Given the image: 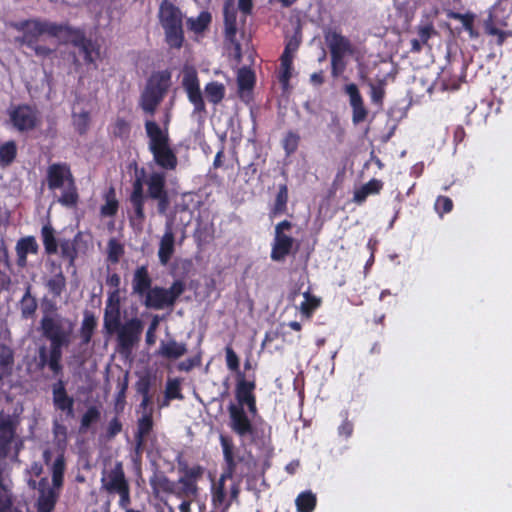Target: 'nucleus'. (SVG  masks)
Returning a JSON list of instances; mask_svg holds the SVG:
<instances>
[{
    "instance_id": "nucleus-33",
    "label": "nucleus",
    "mask_w": 512,
    "mask_h": 512,
    "mask_svg": "<svg viewBox=\"0 0 512 512\" xmlns=\"http://www.w3.org/2000/svg\"><path fill=\"white\" fill-rule=\"evenodd\" d=\"M383 185V182L379 179L373 178L369 180L359 189L355 190L353 201L356 202L357 204H362L363 202H365L366 198L369 195L379 194L383 188Z\"/></svg>"
},
{
    "instance_id": "nucleus-43",
    "label": "nucleus",
    "mask_w": 512,
    "mask_h": 512,
    "mask_svg": "<svg viewBox=\"0 0 512 512\" xmlns=\"http://www.w3.org/2000/svg\"><path fill=\"white\" fill-rule=\"evenodd\" d=\"M316 504V495L311 491L301 492L295 499L297 512H313Z\"/></svg>"
},
{
    "instance_id": "nucleus-28",
    "label": "nucleus",
    "mask_w": 512,
    "mask_h": 512,
    "mask_svg": "<svg viewBox=\"0 0 512 512\" xmlns=\"http://www.w3.org/2000/svg\"><path fill=\"white\" fill-rule=\"evenodd\" d=\"M53 485L48 490L39 493L37 500V512H53L59 498L60 490Z\"/></svg>"
},
{
    "instance_id": "nucleus-31",
    "label": "nucleus",
    "mask_w": 512,
    "mask_h": 512,
    "mask_svg": "<svg viewBox=\"0 0 512 512\" xmlns=\"http://www.w3.org/2000/svg\"><path fill=\"white\" fill-rule=\"evenodd\" d=\"M289 200L288 186L286 184H280L276 193L274 203L269 211L270 218L283 215L287 212Z\"/></svg>"
},
{
    "instance_id": "nucleus-3",
    "label": "nucleus",
    "mask_w": 512,
    "mask_h": 512,
    "mask_svg": "<svg viewBox=\"0 0 512 512\" xmlns=\"http://www.w3.org/2000/svg\"><path fill=\"white\" fill-rule=\"evenodd\" d=\"M177 464L181 474L177 481L171 480L162 472L154 473L149 480L153 496L167 506L169 512H174V508L168 504L164 495H174L177 498L198 496V481L205 472L203 466L199 464L189 466L186 460L180 458Z\"/></svg>"
},
{
    "instance_id": "nucleus-42",
    "label": "nucleus",
    "mask_w": 512,
    "mask_h": 512,
    "mask_svg": "<svg viewBox=\"0 0 512 512\" xmlns=\"http://www.w3.org/2000/svg\"><path fill=\"white\" fill-rule=\"evenodd\" d=\"M103 322L107 333H115L122 325L121 310L105 308Z\"/></svg>"
},
{
    "instance_id": "nucleus-26",
    "label": "nucleus",
    "mask_w": 512,
    "mask_h": 512,
    "mask_svg": "<svg viewBox=\"0 0 512 512\" xmlns=\"http://www.w3.org/2000/svg\"><path fill=\"white\" fill-rule=\"evenodd\" d=\"M466 77L465 67L462 65L459 68V72H454L453 67L445 68L440 77V82L443 90L455 91L461 86Z\"/></svg>"
},
{
    "instance_id": "nucleus-9",
    "label": "nucleus",
    "mask_w": 512,
    "mask_h": 512,
    "mask_svg": "<svg viewBox=\"0 0 512 512\" xmlns=\"http://www.w3.org/2000/svg\"><path fill=\"white\" fill-rule=\"evenodd\" d=\"M170 86L171 73L168 70L153 72L150 75L139 98V106L146 115L154 116Z\"/></svg>"
},
{
    "instance_id": "nucleus-8",
    "label": "nucleus",
    "mask_w": 512,
    "mask_h": 512,
    "mask_svg": "<svg viewBox=\"0 0 512 512\" xmlns=\"http://www.w3.org/2000/svg\"><path fill=\"white\" fill-rule=\"evenodd\" d=\"M220 445L223 452V471L221 480L236 479L238 482L246 477H249L253 469L256 467L257 462L251 453L248 455L236 456L234 443L231 437L220 435Z\"/></svg>"
},
{
    "instance_id": "nucleus-47",
    "label": "nucleus",
    "mask_w": 512,
    "mask_h": 512,
    "mask_svg": "<svg viewBox=\"0 0 512 512\" xmlns=\"http://www.w3.org/2000/svg\"><path fill=\"white\" fill-rule=\"evenodd\" d=\"M72 123L74 126L75 131L79 135H85L89 128L91 123V117L90 113L86 110H83L79 113H72Z\"/></svg>"
},
{
    "instance_id": "nucleus-18",
    "label": "nucleus",
    "mask_w": 512,
    "mask_h": 512,
    "mask_svg": "<svg viewBox=\"0 0 512 512\" xmlns=\"http://www.w3.org/2000/svg\"><path fill=\"white\" fill-rule=\"evenodd\" d=\"M52 400L56 410L66 413L68 417H74V398L69 396L66 384L59 378L52 384Z\"/></svg>"
},
{
    "instance_id": "nucleus-16",
    "label": "nucleus",
    "mask_w": 512,
    "mask_h": 512,
    "mask_svg": "<svg viewBox=\"0 0 512 512\" xmlns=\"http://www.w3.org/2000/svg\"><path fill=\"white\" fill-rule=\"evenodd\" d=\"M10 121L20 132L31 131L37 126V111L28 104H21L9 110Z\"/></svg>"
},
{
    "instance_id": "nucleus-12",
    "label": "nucleus",
    "mask_w": 512,
    "mask_h": 512,
    "mask_svg": "<svg viewBox=\"0 0 512 512\" xmlns=\"http://www.w3.org/2000/svg\"><path fill=\"white\" fill-rule=\"evenodd\" d=\"M144 329L143 321L138 317L128 319L115 332L117 333V347L119 353L130 355L139 343Z\"/></svg>"
},
{
    "instance_id": "nucleus-7",
    "label": "nucleus",
    "mask_w": 512,
    "mask_h": 512,
    "mask_svg": "<svg viewBox=\"0 0 512 512\" xmlns=\"http://www.w3.org/2000/svg\"><path fill=\"white\" fill-rule=\"evenodd\" d=\"M145 131L149 138V151L153 155L154 162L164 170H175L178 165V158L170 146L168 130H162L153 120H146Z\"/></svg>"
},
{
    "instance_id": "nucleus-22",
    "label": "nucleus",
    "mask_w": 512,
    "mask_h": 512,
    "mask_svg": "<svg viewBox=\"0 0 512 512\" xmlns=\"http://www.w3.org/2000/svg\"><path fill=\"white\" fill-rule=\"evenodd\" d=\"M175 253V235L173 232V224L172 222H166L164 234L162 235L159 248H158V258L161 265H167L172 256Z\"/></svg>"
},
{
    "instance_id": "nucleus-13",
    "label": "nucleus",
    "mask_w": 512,
    "mask_h": 512,
    "mask_svg": "<svg viewBox=\"0 0 512 512\" xmlns=\"http://www.w3.org/2000/svg\"><path fill=\"white\" fill-rule=\"evenodd\" d=\"M145 183L147 185V198L155 200L157 202V212L164 215L170 207L165 173L152 172Z\"/></svg>"
},
{
    "instance_id": "nucleus-34",
    "label": "nucleus",
    "mask_w": 512,
    "mask_h": 512,
    "mask_svg": "<svg viewBox=\"0 0 512 512\" xmlns=\"http://www.w3.org/2000/svg\"><path fill=\"white\" fill-rule=\"evenodd\" d=\"M57 270L58 271L45 283V287L47 288L48 292L55 299L60 298L66 289V277L60 265L57 266Z\"/></svg>"
},
{
    "instance_id": "nucleus-6",
    "label": "nucleus",
    "mask_w": 512,
    "mask_h": 512,
    "mask_svg": "<svg viewBox=\"0 0 512 512\" xmlns=\"http://www.w3.org/2000/svg\"><path fill=\"white\" fill-rule=\"evenodd\" d=\"M158 21L164 32V41L170 49H181L185 41L184 14L170 0H162L158 9Z\"/></svg>"
},
{
    "instance_id": "nucleus-45",
    "label": "nucleus",
    "mask_w": 512,
    "mask_h": 512,
    "mask_svg": "<svg viewBox=\"0 0 512 512\" xmlns=\"http://www.w3.org/2000/svg\"><path fill=\"white\" fill-rule=\"evenodd\" d=\"M211 20V14L208 11H202L196 18L188 19L189 29L196 34H200L209 27Z\"/></svg>"
},
{
    "instance_id": "nucleus-58",
    "label": "nucleus",
    "mask_w": 512,
    "mask_h": 512,
    "mask_svg": "<svg viewBox=\"0 0 512 512\" xmlns=\"http://www.w3.org/2000/svg\"><path fill=\"white\" fill-rule=\"evenodd\" d=\"M453 206V201L447 196L440 195L435 201V210L440 216L450 213Z\"/></svg>"
},
{
    "instance_id": "nucleus-24",
    "label": "nucleus",
    "mask_w": 512,
    "mask_h": 512,
    "mask_svg": "<svg viewBox=\"0 0 512 512\" xmlns=\"http://www.w3.org/2000/svg\"><path fill=\"white\" fill-rule=\"evenodd\" d=\"M295 239L290 235H275L270 257L275 262H282L291 254Z\"/></svg>"
},
{
    "instance_id": "nucleus-64",
    "label": "nucleus",
    "mask_w": 512,
    "mask_h": 512,
    "mask_svg": "<svg viewBox=\"0 0 512 512\" xmlns=\"http://www.w3.org/2000/svg\"><path fill=\"white\" fill-rule=\"evenodd\" d=\"M151 379L149 376H143L136 382V391L141 396H146L150 394L151 390Z\"/></svg>"
},
{
    "instance_id": "nucleus-23",
    "label": "nucleus",
    "mask_w": 512,
    "mask_h": 512,
    "mask_svg": "<svg viewBox=\"0 0 512 512\" xmlns=\"http://www.w3.org/2000/svg\"><path fill=\"white\" fill-rule=\"evenodd\" d=\"M15 433L16 424L11 416L0 413V455H7Z\"/></svg>"
},
{
    "instance_id": "nucleus-48",
    "label": "nucleus",
    "mask_w": 512,
    "mask_h": 512,
    "mask_svg": "<svg viewBox=\"0 0 512 512\" xmlns=\"http://www.w3.org/2000/svg\"><path fill=\"white\" fill-rule=\"evenodd\" d=\"M303 296L304 301L300 305V311L303 316L310 318L321 305V299L312 295L309 291L304 292Z\"/></svg>"
},
{
    "instance_id": "nucleus-5",
    "label": "nucleus",
    "mask_w": 512,
    "mask_h": 512,
    "mask_svg": "<svg viewBox=\"0 0 512 512\" xmlns=\"http://www.w3.org/2000/svg\"><path fill=\"white\" fill-rule=\"evenodd\" d=\"M45 182L50 191L62 189L58 202L65 207H74L79 201L75 177L67 162H55L46 169Z\"/></svg>"
},
{
    "instance_id": "nucleus-46",
    "label": "nucleus",
    "mask_w": 512,
    "mask_h": 512,
    "mask_svg": "<svg viewBox=\"0 0 512 512\" xmlns=\"http://www.w3.org/2000/svg\"><path fill=\"white\" fill-rule=\"evenodd\" d=\"M17 156V145L10 140L0 145V164L4 167L11 165Z\"/></svg>"
},
{
    "instance_id": "nucleus-50",
    "label": "nucleus",
    "mask_w": 512,
    "mask_h": 512,
    "mask_svg": "<svg viewBox=\"0 0 512 512\" xmlns=\"http://www.w3.org/2000/svg\"><path fill=\"white\" fill-rule=\"evenodd\" d=\"M301 43V37L297 34L291 36L285 45L284 51L280 57V60H284L286 63L293 61L294 53L298 50Z\"/></svg>"
},
{
    "instance_id": "nucleus-41",
    "label": "nucleus",
    "mask_w": 512,
    "mask_h": 512,
    "mask_svg": "<svg viewBox=\"0 0 512 512\" xmlns=\"http://www.w3.org/2000/svg\"><path fill=\"white\" fill-rule=\"evenodd\" d=\"M14 365V351L7 345L0 343V374L3 378L12 372Z\"/></svg>"
},
{
    "instance_id": "nucleus-32",
    "label": "nucleus",
    "mask_w": 512,
    "mask_h": 512,
    "mask_svg": "<svg viewBox=\"0 0 512 512\" xmlns=\"http://www.w3.org/2000/svg\"><path fill=\"white\" fill-rule=\"evenodd\" d=\"M66 470L65 453L61 450L50 466L52 484L55 488H62L64 485V474Z\"/></svg>"
},
{
    "instance_id": "nucleus-14",
    "label": "nucleus",
    "mask_w": 512,
    "mask_h": 512,
    "mask_svg": "<svg viewBox=\"0 0 512 512\" xmlns=\"http://www.w3.org/2000/svg\"><path fill=\"white\" fill-rule=\"evenodd\" d=\"M145 171L141 169V176H137L132 183V191L129 195V202L132 207V214L129 215L130 222L135 225L142 227L146 215H145V202L147 194H144V181L143 175Z\"/></svg>"
},
{
    "instance_id": "nucleus-57",
    "label": "nucleus",
    "mask_w": 512,
    "mask_h": 512,
    "mask_svg": "<svg viewBox=\"0 0 512 512\" xmlns=\"http://www.w3.org/2000/svg\"><path fill=\"white\" fill-rule=\"evenodd\" d=\"M61 256L69 260V265L73 266L77 258V249L70 240H63L60 243Z\"/></svg>"
},
{
    "instance_id": "nucleus-27",
    "label": "nucleus",
    "mask_w": 512,
    "mask_h": 512,
    "mask_svg": "<svg viewBox=\"0 0 512 512\" xmlns=\"http://www.w3.org/2000/svg\"><path fill=\"white\" fill-rule=\"evenodd\" d=\"M187 353V346L185 343H178L174 339L165 342L162 341L159 346L158 355L169 360H176Z\"/></svg>"
},
{
    "instance_id": "nucleus-54",
    "label": "nucleus",
    "mask_w": 512,
    "mask_h": 512,
    "mask_svg": "<svg viewBox=\"0 0 512 512\" xmlns=\"http://www.w3.org/2000/svg\"><path fill=\"white\" fill-rule=\"evenodd\" d=\"M165 398L166 400L183 399V394L181 393V383L178 378L169 379L166 384L165 390Z\"/></svg>"
},
{
    "instance_id": "nucleus-38",
    "label": "nucleus",
    "mask_w": 512,
    "mask_h": 512,
    "mask_svg": "<svg viewBox=\"0 0 512 512\" xmlns=\"http://www.w3.org/2000/svg\"><path fill=\"white\" fill-rule=\"evenodd\" d=\"M41 237L44 245L45 253L54 255L58 251V243L55 237V231L50 224H45L41 228Z\"/></svg>"
},
{
    "instance_id": "nucleus-25",
    "label": "nucleus",
    "mask_w": 512,
    "mask_h": 512,
    "mask_svg": "<svg viewBox=\"0 0 512 512\" xmlns=\"http://www.w3.org/2000/svg\"><path fill=\"white\" fill-rule=\"evenodd\" d=\"M17 265L24 268L27 265L28 254H37L39 245L34 236H25L20 238L16 243Z\"/></svg>"
},
{
    "instance_id": "nucleus-49",
    "label": "nucleus",
    "mask_w": 512,
    "mask_h": 512,
    "mask_svg": "<svg viewBox=\"0 0 512 512\" xmlns=\"http://www.w3.org/2000/svg\"><path fill=\"white\" fill-rule=\"evenodd\" d=\"M101 412L96 405L89 406L80 420V430L87 431L90 426L100 420Z\"/></svg>"
},
{
    "instance_id": "nucleus-56",
    "label": "nucleus",
    "mask_w": 512,
    "mask_h": 512,
    "mask_svg": "<svg viewBox=\"0 0 512 512\" xmlns=\"http://www.w3.org/2000/svg\"><path fill=\"white\" fill-rule=\"evenodd\" d=\"M108 260L116 264L119 262L120 257L124 254V247L115 238H111L108 242Z\"/></svg>"
},
{
    "instance_id": "nucleus-20",
    "label": "nucleus",
    "mask_w": 512,
    "mask_h": 512,
    "mask_svg": "<svg viewBox=\"0 0 512 512\" xmlns=\"http://www.w3.org/2000/svg\"><path fill=\"white\" fill-rule=\"evenodd\" d=\"M101 481L103 488L110 494H115L129 487L121 462H117Z\"/></svg>"
},
{
    "instance_id": "nucleus-51",
    "label": "nucleus",
    "mask_w": 512,
    "mask_h": 512,
    "mask_svg": "<svg viewBox=\"0 0 512 512\" xmlns=\"http://www.w3.org/2000/svg\"><path fill=\"white\" fill-rule=\"evenodd\" d=\"M300 136L297 132L288 131L283 138L282 147L287 156L294 154L299 146Z\"/></svg>"
},
{
    "instance_id": "nucleus-63",
    "label": "nucleus",
    "mask_w": 512,
    "mask_h": 512,
    "mask_svg": "<svg viewBox=\"0 0 512 512\" xmlns=\"http://www.w3.org/2000/svg\"><path fill=\"white\" fill-rule=\"evenodd\" d=\"M226 499V492L224 488V481L219 479V483L215 491L213 492L212 501L215 507L222 505Z\"/></svg>"
},
{
    "instance_id": "nucleus-61",
    "label": "nucleus",
    "mask_w": 512,
    "mask_h": 512,
    "mask_svg": "<svg viewBox=\"0 0 512 512\" xmlns=\"http://www.w3.org/2000/svg\"><path fill=\"white\" fill-rule=\"evenodd\" d=\"M281 61V73L279 75V81L284 88H286L289 84L290 78L292 76V66L293 61L286 63L284 60Z\"/></svg>"
},
{
    "instance_id": "nucleus-2",
    "label": "nucleus",
    "mask_w": 512,
    "mask_h": 512,
    "mask_svg": "<svg viewBox=\"0 0 512 512\" xmlns=\"http://www.w3.org/2000/svg\"><path fill=\"white\" fill-rule=\"evenodd\" d=\"M40 326L42 335L49 340L50 345L38 348L34 357L36 370L43 371L48 368L53 376L58 377L63 374V348L68 347L71 342L73 323L60 316H43Z\"/></svg>"
},
{
    "instance_id": "nucleus-30",
    "label": "nucleus",
    "mask_w": 512,
    "mask_h": 512,
    "mask_svg": "<svg viewBox=\"0 0 512 512\" xmlns=\"http://www.w3.org/2000/svg\"><path fill=\"white\" fill-rule=\"evenodd\" d=\"M32 286L31 284H27L25 286V292L22 298L19 301V309L21 312V317L23 319H31L34 317L38 304L37 300L34 296H32Z\"/></svg>"
},
{
    "instance_id": "nucleus-40",
    "label": "nucleus",
    "mask_w": 512,
    "mask_h": 512,
    "mask_svg": "<svg viewBox=\"0 0 512 512\" xmlns=\"http://www.w3.org/2000/svg\"><path fill=\"white\" fill-rule=\"evenodd\" d=\"M256 77L252 69L242 67L238 71L237 86L240 93L244 91H251L255 85Z\"/></svg>"
},
{
    "instance_id": "nucleus-17",
    "label": "nucleus",
    "mask_w": 512,
    "mask_h": 512,
    "mask_svg": "<svg viewBox=\"0 0 512 512\" xmlns=\"http://www.w3.org/2000/svg\"><path fill=\"white\" fill-rule=\"evenodd\" d=\"M324 39L329 48L331 58H336L338 55H350L354 52L351 41L336 29H325Z\"/></svg>"
},
{
    "instance_id": "nucleus-11",
    "label": "nucleus",
    "mask_w": 512,
    "mask_h": 512,
    "mask_svg": "<svg viewBox=\"0 0 512 512\" xmlns=\"http://www.w3.org/2000/svg\"><path fill=\"white\" fill-rule=\"evenodd\" d=\"M255 389L256 379L254 374L251 376V379H248L245 373H239V375H236L235 397L237 404L231 403L227 408L229 422H231L232 407H240L242 410H245L244 406H247L248 412L252 416L257 414L256 395L254 393Z\"/></svg>"
},
{
    "instance_id": "nucleus-44",
    "label": "nucleus",
    "mask_w": 512,
    "mask_h": 512,
    "mask_svg": "<svg viewBox=\"0 0 512 512\" xmlns=\"http://www.w3.org/2000/svg\"><path fill=\"white\" fill-rule=\"evenodd\" d=\"M484 30L487 35L495 38L494 43L497 46H502L508 37H512V31L497 28L491 18L485 21Z\"/></svg>"
},
{
    "instance_id": "nucleus-21",
    "label": "nucleus",
    "mask_w": 512,
    "mask_h": 512,
    "mask_svg": "<svg viewBox=\"0 0 512 512\" xmlns=\"http://www.w3.org/2000/svg\"><path fill=\"white\" fill-rule=\"evenodd\" d=\"M152 288L153 279L148 267L146 265L137 267L132 276V294L143 300Z\"/></svg>"
},
{
    "instance_id": "nucleus-62",
    "label": "nucleus",
    "mask_w": 512,
    "mask_h": 512,
    "mask_svg": "<svg viewBox=\"0 0 512 512\" xmlns=\"http://www.w3.org/2000/svg\"><path fill=\"white\" fill-rule=\"evenodd\" d=\"M338 435L341 437H344L345 439H348L352 436L354 431V425L352 421L348 419V412L346 411L344 414V419L342 423L338 427Z\"/></svg>"
},
{
    "instance_id": "nucleus-53",
    "label": "nucleus",
    "mask_w": 512,
    "mask_h": 512,
    "mask_svg": "<svg viewBox=\"0 0 512 512\" xmlns=\"http://www.w3.org/2000/svg\"><path fill=\"white\" fill-rule=\"evenodd\" d=\"M130 131V123L124 118L118 117L112 125V133L116 138L126 139L129 137Z\"/></svg>"
},
{
    "instance_id": "nucleus-4",
    "label": "nucleus",
    "mask_w": 512,
    "mask_h": 512,
    "mask_svg": "<svg viewBox=\"0 0 512 512\" xmlns=\"http://www.w3.org/2000/svg\"><path fill=\"white\" fill-rule=\"evenodd\" d=\"M230 429L241 439L250 438V443L266 454L273 452L272 428L269 425H254L247 412L232 407Z\"/></svg>"
},
{
    "instance_id": "nucleus-10",
    "label": "nucleus",
    "mask_w": 512,
    "mask_h": 512,
    "mask_svg": "<svg viewBox=\"0 0 512 512\" xmlns=\"http://www.w3.org/2000/svg\"><path fill=\"white\" fill-rule=\"evenodd\" d=\"M186 291V283L182 279H176L170 287L165 288L155 285L143 299V305L147 309L163 310L172 309L179 297Z\"/></svg>"
},
{
    "instance_id": "nucleus-19",
    "label": "nucleus",
    "mask_w": 512,
    "mask_h": 512,
    "mask_svg": "<svg viewBox=\"0 0 512 512\" xmlns=\"http://www.w3.org/2000/svg\"><path fill=\"white\" fill-rule=\"evenodd\" d=\"M344 92L349 96L352 108V121L354 124L362 123L368 116V110L364 105L362 95L355 83L345 85Z\"/></svg>"
},
{
    "instance_id": "nucleus-37",
    "label": "nucleus",
    "mask_w": 512,
    "mask_h": 512,
    "mask_svg": "<svg viewBox=\"0 0 512 512\" xmlns=\"http://www.w3.org/2000/svg\"><path fill=\"white\" fill-rule=\"evenodd\" d=\"M153 427V408H149L148 411L144 412L142 416L138 418L137 430L134 436L147 439L149 434L153 431Z\"/></svg>"
},
{
    "instance_id": "nucleus-15",
    "label": "nucleus",
    "mask_w": 512,
    "mask_h": 512,
    "mask_svg": "<svg viewBox=\"0 0 512 512\" xmlns=\"http://www.w3.org/2000/svg\"><path fill=\"white\" fill-rule=\"evenodd\" d=\"M182 86L187 93L188 100L194 107V112H206V105L200 90L198 74L194 68H189L184 71Z\"/></svg>"
},
{
    "instance_id": "nucleus-39",
    "label": "nucleus",
    "mask_w": 512,
    "mask_h": 512,
    "mask_svg": "<svg viewBox=\"0 0 512 512\" xmlns=\"http://www.w3.org/2000/svg\"><path fill=\"white\" fill-rule=\"evenodd\" d=\"M96 326L97 321L95 316L92 313H85L80 328V338L82 344L87 345L90 343Z\"/></svg>"
},
{
    "instance_id": "nucleus-60",
    "label": "nucleus",
    "mask_w": 512,
    "mask_h": 512,
    "mask_svg": "<svg viewBox=\"0 0 512 512\" xmlns=\"http://www.w3.org/2000/svg\"><path fill=\"white\" fill-rule=\"evenodd\" d=\"M417 33L419 40H421L423 44H427L429 39L436 34V30L432 23H426L418 26Z\"/></svg>"
},
{
    "instance_id": "nucleus-1",
    "label": "nucleus",
    "mask_w": 512,
    "mask_h": 512,
    "mask_svg": "<svg viewBox=\"0 0 512 512\" xmlns=\"http://www.w3.org/2000/svg\"><path fill=\"white\" fill-rule=\"evenodd\" d=\"M11 27L22 33L21 36L15 38V42L31 49L37 57L47 58L55 52L54 48L44 44L45 37L48 36L76 47L87 65H95L96 61L100 59V45L96 41L87 38L85 31L81 28L41 18L14 22Z\"/></svg>"
},
{
    "instance_id": "nucleus-35",
    "label": "nucleus",
    "mask_w": 512,
    "mask_h": 512,
    "mask_svg": "<svg viewBox=\"0 0 512 512\" xmlns=\"http://www.w3.org/2000/svg\"><path fill=\"white\" fill-rule=\"evenodd\" d=\"M105 203L100 208V214L103 217H114L119 209V201L116 197L114 186H110L104 193Z\"/></svg>"
},
{
    "instance_id": "nucleus-55",
    "label": "nucleus",
    "mask_w": 512,
    "mask_h": 512,
    "mask_svg": "<svg viewBox=\"0 0 512 512\" xmlns=\"http://www.w3.org/2000/svg\"><path fill=\"white\" fill-rule=\"evenodd\" d=\"M453 18L461 21L464 30L466 32H468V34L471 38H477L479 36L478 32L474 28V16L473 15L455 13V14H453Z\"/></svg>"
},
{
    "instance_id": "nucleus-29",
    "label": "nucleus",
    "mask_w": 512,
    "mask_h": 512,
    "mask_svg": "<svg viewBox=\"0 0 512 512\" xmlns=\"http://www.w3.org/2000/svg\"><path fill=\"white\" fill-rule=\"evenodd\" d=\"M224 39L227 49L232 51L237 61H240L242 58V48L241 43L237 39V23L224 24Z\"/></svg>"
},
{
    "instance_id": "nucleus-59",
    "label": "nucleus",
    "mask_w": 512,
    "mask_h": 512,
    "mask_svg": "<svg viewBox=\"0 0 512 512\" xmlns=\"http://www.w3.org/2000/svg\"><path fill=\"white\" fill-rule=\"evenodd\" d=\"M123 429V424L118 416H114L108 423L105 431V437L108 440L115 438Z\"/></svg>"
},
{
    "instance_id": "nucleus-36",
    "label": "nucleus",
    "mask_w": 512,
    "mask_h": 512,
    "mask_svg": "<svg viewBox=\"0 0 512 512\" xmlns=\"http://www.w3.org/2000/svg\"><path fill=\"white\" fill-rule=\"evenodd\" d=\"M204 92L208 102L218 105L225 98L226 88L223 83L211 81L205 85Z\"/></svg>"
},
{
    "instance_id": "nucleus-52",
    "label": "nucleus",
    "mask_w": 512,
    "mask_h": 512,
    "mask_svg": "<svg viewBox=\"0 0 512 512\" xmlns=\"http://www.w3.org/2000/svg\"><path fill=\"white\" fill-rule=\"evenodd\" d=\"M225 361L228 370L234 372L236 375L243 373L240 370V359L231 345L225 347Z\"/></svg>"
}]
</instances>
